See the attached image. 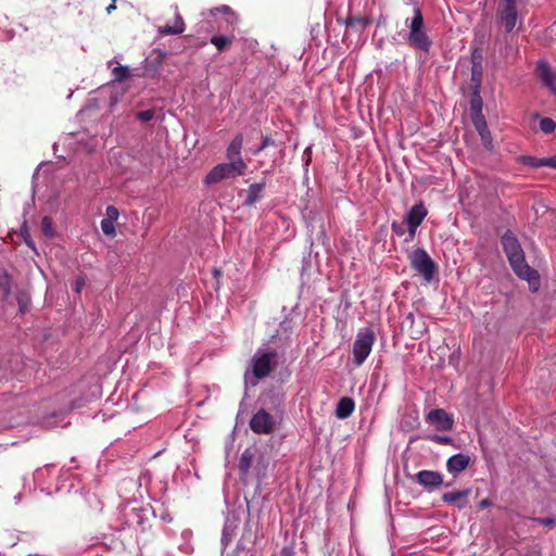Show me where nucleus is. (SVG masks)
Wrapping results in <instances>:
<instances>
[{
	"label": "nucleus",
	"mask_w": 556,
	"mask_h": 556,
	"mask_svg": "<svg viewBox=\"0 0 556 556\" xmlns=\"http://www.w3.org/2000/svg\"><path fill=\"white\" fill-rule=\"evenodd\" d=\"M270 460L257 447H248L243 451L239 459V471L244 482L251 477L261 484L267 477Z\"/></svg>",
	"instance_id": "f257e3e1"
},
{
	"label": "nucleus",
	"mask_w": 556,
	"mask_h": 556,
	"mask_svg": "<svg viewBox=\"0 0 556 556\" xmlns=\"http://www.w3.org/2000/svg\"><path fill=\"white\" fill-rule=\"evenodd\" d=\"M405 26L408 28L406 35L408 46L424 52H429L432 47V39L428 35L424 15L419 7L414 8L412 18L405 20Z\"/></svg>",
	"instance_id": "f03ea898"
},
{
	"label": "nucleus",
	"mask_w": 556,
	"mask_h": 556,
	"mask_svg": "<svg viewBox=\"0 0 556 556\" xmlns=\"http://www.w3.org/2000/svg\"><path fill=\"white\" fill-rule=\"evenodd\" d=\"M408 260L410 267L417 271L425 281L431 282L433 280L437 273V265L425 249L417 248L413 250L408 255Z\"/></svg>",
	"instance_id": "7ed1b4c3"
},
{
	"label": "nucleus",
	"mask_w": 556,
	"mask_h": 556,
	"mask_svg": "<svg viewBox=\"0 0 556 556\" xmlns=\"http://www.w3.org/2000/svg\"><path fill=\"white\" fill-rule=\"evenodd\" d=\"M375 333L370 328H362L353 343V363L355 366H362L369 356L375 343Z\"/></svg>",
	"instance_id": "20e7f679"
},
{
	"label": "nucleus",
	"mask_w": 556,
	"mask_h": 556,
	"mask_svg": "<svg viewBox=\"0 0 556 556\" xmlns=\"http://www.w3.org/2000/svg\"><path fill=\"white\" fill-rule=\"evenodd\" d=\"M511 267L514 274L521 280H525L529 283V289L532 292H536L540 289L541 280L540 274L536 269L532 268L527 260L526 255L522 254L511 261L508 262Z\"/></svg>",
	"instance_id": "39448f33"
},
{
	"label": "nucleus",
	"mask_w": 556,
	"mask_h": 556,
	"mask_svg": "<svg viewBox=\"0 0 556 556\" xmlns=\"http://www.w3.org/2000/svg\"><path fill=\"white\" fill-rule=\"evenodd\" d=\"M278 365L276 351L257 350L252 359V372L256 379L267 377Z\"/></svg>",
	"instance_id": "423d86ee"
},
{
	"label": "nucleus",
	"mask_w": 556,
	"mask_h": 556,
	"mask_svg": "<svg viewBox=\"0 0 556 556\" xmlns=\"http://www.w3.org/2000/svg\"><path fill=\"white\" fill-rule=\"evenodd\" d=\"M247 168L241 167V164H233L231 162L220 163L214 166L205 176L204 182L206 185L217 184L225 179L236 178L244 175Z\"/></svg>",
	"instance_id": "0eeeda50"
},
{
	"label": "nucleus",
	"mask_w": 556,
	"mask_h": 556,
	"mask_svg": "<svg viewBox=\"0 0 556 556\" xmlns=\"http://www.w3.org/2000/svg\"><path fill=\"white\" fill-rule=\"evenodd\" d=\"M517 2L518 0H503L497 9V16L507 33L513 31L518 22Z\"/></svg>",
	"instance_id": "6e6552de"
},
{
	"label": "nucleus",
	"mask_w": 556,
	"mask_h": 556,
	"mask_svg": "<svg viewBox=\"0 0 556 556\" xmlns=\"http://www.w3.org/2000/svg\"><path fill=\"white\" fill-rule=\"evenodd\" d=\"M250 428L255 433L269 434L275 429V419L265 409H260L252 416Z\"/></svg>",
	"instance_id": "1a4fd4ad"
},
{
	"label": "nucleus",
	"mask_w": 556,
	"mask_h": 556,
	"mask_svg": "<svg viewBox=\"0 0 556 556\" xmlns=\"http://www.w3.org/2000/svg\"><path fill=\"white\" fill-rule=\"evenodd\" d=\"M501 245L508 262L525 254V251L519 240L517 239L515 233L509 229L506 230L501 237Z\"/></svg>",
	"instance_id": "9d476101"
},
{
	"label": "nucleus",
	"mask_w": 556,
	"mask_h": 556,
	"mask_svg": "<svg viewBox=\"0 0 556 556\" xmlns=\"http://www.w3.org/2000/svg\"><path fill=\"white\" fill-rule=\"evenodd\" d=\"M426 420L434 426L438 431H450L454 426V419L452 415L442 408L430 410L426 416Z\"/></svg>",
	"instance_id": "9b49d317"
},
{
	"label": "nucleus",
	"mask_w": 556,
	"mask_h": 556,
	"mask_svg": "<svg viewBox=\"0 0 556 556\" xmlns=\"http://www.w3.org/2000/svg\"><path fill=\"white\" fill-rule=\"evenodd\" d=\"M535 75L548 90L556 94V72L545 60H539L535 66Z\"/></svg>",
	"instance_id": "f8f14e48"
},
{
	"label": "nucleus",
	"mask_w": 556,
	"mask_h": 556,
	"mask_svg": "<svg viewBox=\"0 0 556 556\" xmlns=\"http://www.w3.org/2000/svg\"><path fill=\"white\" fill-rule=\"evenodd\" d=\"M243 147V136L241 134H238L228 144L226 149V159L228 162H231L233 164L240 163L241 167L248 169L247 162L241 156V150Z\"/></svg>",
	"instance_id": "ddd939ff"
},
{
	"label": "nucleus",
	"mask_w": 556,
	"mask_h": 556,
	"mask_svg": "<svg viewBox=\"0 0 556 556\" xmlns=\"http://www.w3.org/2000/svg\"><path fill=\"white\" fill-rule=\"evenodd\" d=\"M416 481L425 488H437L443 483V476L439 471L421 470L416 475Z\"/></svg>",
	"instance_id": "4468645a"
},
{
	"label": "nucleus",
	"mask_w": 556,
	"mask_h": 556,
	"mask_svg": "<svg viewBox=\"0 0 556 556\" xmlns=\"http://www.w3.org/2000/svg\"><path fill=\"white\" fill-rule=\"evenodd\" d=\"M428 211L425 205L420 202L415 205L407 212L405 222L407 226L412 228H418L427 216Z\"/></svg>",
	"instance_id": "2eb2a0df"
},
{
	"label": "nucleus",
	"mask_w": 556,
	"mask_h": 556,
	"mask_svg": "<svg viewBox=\"0 0 556 556\" xmlns=\"http://www.w3.org/2000/svg\"><path fill=\"white\" fill-rule=\"evenodd\" d=\"M470 464V457L466 454L458 453L451 456L446 462V469L452 475L464 471Z\"/></svg>",
	"instance_id": "dca6fc26"
},
{
	"label": "nucleus",
	"mask_w": 556,
	"mask_h": 556,
	"mask_svg": "<svg viewBox=\"0 0 556 556\" xmlns=\"http://www.w3.org/2000/svg\"><path fill=\"white\" fill-rule=\"evenodd\" d=\"M469 494L470 489L447 492L442 494V501L451 505H456L458 509H463L467 506V497Z\"/></svg>",
	"instance_id": "f3484780"
},
{
	"label": "nucleus",
	"mask_w": 556,
	"mask_h": 556,
	"mask_svg": "<svg viewBox=\"0 0 556 556\" xmlns=\"http://www.w3.org/2000/svg\"><path fill=\"white\" fill-rule=\"evenodd\" d=\"M472 124L478 131L482 144L491 150L492 149V136L488 128V124L484 117H472Z\"/></svg>",
	"instance_id": "a211bd4d"
},
{
	"label": "nucleus",
	"mask_w": 556,
	"mask_h": 556,
	"mask_svg": "<svg viewBox=\"0 0 556 556\" xmlns=\"http://www.w3.org/2000/svg\"><path fill=\"white\" fill-rule=\"evenodd\" d=\"M266 181L255 182L250 185L248 189V195L243 202L245 206H252L256 202H258L263 197V191L265 189Z\"/></svg>",
	"instance_id": "6ab92c4d"
},
{
	"label": "nucleus",
	"mask_w": 556,
	"mask_h": 556,
	"mask_svg": "<svg viewBox=\"0 0 556 556\" xmlns=\"http://www.w3.org/2000/svg\"><path fill=\"white\" fill-rule=\"evenodd\" d=\"M355 409L354 400L348 396L340 399L336 407V417L339 419L349 418Z\"/></svg>",
	"instance_id": "aec40b11"
},
{
	"label": "nucleus",
	"mask_w": 556,
	"mask_h": 556,
	"mask_svg": "<svg viewBox=\"0 0 556 556\" xmlns=\"http://www.w3.org/2000/svg\"><path fill=\"white\" fill-rule=\"evenodd\" d=\"M237 528H238V520L236 518H232V519L227 518L226 519L224 528H223L222 540H220L224 549L231 542L232 538L236 534Z\"/></svg>",
	"instance_id": "412c9836"
},
{
	"label": "nucleus",
	"mask_w": 556,
	"mask_h": 556,
	"mask_svg": "<svg viewBox=\"0 0 556 556\" xmlns=\"http://www.w3.org/2000/svg\"><path fill=\"white\" fill-rule=\"evenodd\" d=\"M254 533L251 529H244V532L237 543L236 549L233 551L232 556H247L249 544L253 542Z\"/></svg>",
	"instance_id": "4be33fe9"
},
{
	"label": "nucleus",
	"mask_w": 556,
	"mask_h": 556,
	"mask_svg": "<svg viewBox=\"0 0 556 556\" xmlns=\"http://www.w3.org/2000/svg\"><path fill=\"white\" fill-rule=\"evenodd\" d=\"M185 30V22L180 14H176L175 16V25H164L159 27V34L161 35H179Z\"/></svg>",
	"instance_id": "5701e85b"
},
{
	"label": "nucleus",
	"mask_w": 556,
	"mask_h": 556,
	"mask_svg": "<svg viewBox=\"0 0 556 556\" xmlns=\"http://www.w3.org/2000/svg\"><path fill=\"white\" fill-rule=\"evenodd\" d=\"M126 523L128 527L142 526L144 521V510L142 508L134 507L126 513Z\"/></svg>",
	"instance_id": "b1692460"
},
{
	"label": "nucleus",
	"mask_w": 556,
	"mask_h": 556,
	"mask_svg": "<svg viewBox=\"0 0 556 556\" xmlns=\"http://www.w3.org/2000/svg\"><path fill=\"white\" fill-rule=\"evenodd\" d=\"M482 99L480 96V89H477V91H472V96L470 99V114L472 117H484L482 114Z\"/></svg>",
	"instance_id": "393cba45"
},
{
	"label": "nucleus",
	"mask_w": 556,
	"mask_h": 556,
	"mask_svg": "<svg viewBox=\"0 0 556 556\" xmlns=\"http://www.w3.org/2000/svg\"><path fill=\"white\" fill-rule=\"evenodd\" d=\"M470 72V89L477 91V89H481L483 66H471Z\"/></svg>",
	"instance_id": "a878e982"
},
{
	"label": "nucleus",
	"mask_w": 556,
	"mask_h": 556,
	"mask_svg": "<svg viewBox=\"0 0 556 556\" xmlns=\"http://www.w3.org/2000/svg\"><path fill=\"white\" fill-rule=\"evenodd\" d=\"M11 286H12L11 278L9 277V275L7 273H3L0 276V291L2 293L3 300H8L9 296L11 295Z\"/></svg>",
	"instance_id": "bb28decb"
},
{
	"label": "nucleus",
	"mask_w": 556,
	"mask_h": 556,
	"mask_svg": "<svg viewBox=\"0 0 556 556\" xmlns=\"http://www.w3.org/2000/svg\"><path fill=\"white\" fill-rule=\"evenodd\" d=\"M520 163L532 168H539L544 166V157L522 155L520 157Z\"/></svg>",
	"instance_id": "cd10ccee"
},
{
	"label": "nucleus",
	"mask_w": 556,
	"mask_h": 556,
	"mask_svg": "<svg viewBox=\"0 0 556 556\" xmlns=\"http://www.w3.org/2000/svg\"><path fill=\"white\" fill-rule=\"evenodd\" d=\"M232 39L233 37L228 36H213L210 41L218 51H223L232 42Z\"/></svg>",
	"instance_id": "c85d7f7f"
},
{
	"label": "nucleus",
	"mask_w": 556,
	"mask_h": 556,
	"mask_svg": "<svg viewBox=\"0 0 556 556\" xmlns=\"http://www.w3.org/2000/svg\"><path fill=\"white\" fill-rule=\"evenodd\" d=\"M217 12L224 13L226 15V22L228 24L232 25L237 21V16L228 5H222L219 8L211 10L212 15H215Z\"/></svg>",
	"instance_id": "c756f323"
},
{
	"label": "nucleus",
	"mask_w": 556,
	"mask_h": 556,
	"mask_svg": "<svg viewBox=\"0 0 556 556\" xmlns=\"http://www.w3.org/2000/svg\"><path fill=\"white\" fill-rule=\"evenodd\" d=\"M41 231L45 237L51 239L55 236V230L52 225V219L49 216H45L41 220Z\"/></svg>",
	"instance_id": "7c9ffc66"
},
{
	"label": "nucleus",
	"mask_w": 556,
	"mask_h": 556,
	"mask_svg": "<svg viewBox=\"0 0 556 556\" xmlns=\"http://www.w3.org/2000/svg\"><path fill=\"white\" fill-rule=\"evenodd\" d=\"M112 75L116 81H123L129 77V70L127 66H116L112 70Z\"/></svg>",
	"instance_id": "2f4dec72"
},
{
	"label": "nucleus",
	"mask_w": 556,
	"mask_h": 556,
	"mask_svg": "<svg viewBox=\"0 0 556 556\" xmlns=\"http://www.w3.org/2000/svg\"><path fill=\"white\" fill-rule=\"evenodd\" d=\"M556 128V123L549 118V117H543L541 118L540 121V129L544 132V134H551L555 130Z\"/></svg>",
	"instance_id": "473e14b6"
},
{
	"label": "nucleus",
	"mask_w": 556,
	"mask_h": 556,
	"mask_svg": "<svg viewBox=\"0 0 556 556\" xmlns=\"http://www.w3.org/2000/svg\"><path fill=\"white\" fill-rule=\"evenodd\" d=\"M101 229L103 233L106 236L114 237L116 235V229L113 220L103 218L101 220Z\"/></svg>",
	"instance_id": "72a5a7b5"
},
{
	"label": "nucleus",
	"mask_w": 556,
	"mask_h": 556,
	"mask_svg": "<svg viewBox=\"0 0 556 556\" xmlns=\"http://www.w3.org/2000/svg\"><path fill=\"white\" fill-rule=\"evenodd\" d=\"M471 66H483V53L479 48H475L471 51L470 58Z\"/></svg>",
	"instance_id": "f704fd0d"
},
{
	"label": "nucleus",
	"mask_w": 556,
	"mask_h": 556,
	"mask_svg": "<svg viewBox=\"0 0 556 556\" xmlns=\"http://www.w3.org/2000/svg\"><path fill=\"white\" fill-rule=\"evenodd\" d=\"M53 466H47L45 468L37 469L34 472V480L36 483L41 484L43 482V479L46 478V475L51 471Z\"/></svg>",
	"instance_id": "c9c22d12"
},
{
	"label": "nucleus",
	"mask_w": 556,
	"mask_h": 556,
	"mask_svg": "<svg viewBox=\"0 0 556 556\" xmlns=\"http://www.w3.org/2000/svg\"><path fill=\"white\" fill-rule=\"evenodd\" d=\"M154 116H155V110H153V109L141 111L136 114V118L143 123L152 121L154 118Z\"/></svg>",
	"instance_id": "e433bc0d"
},
{
	"label": "nucleus",
	"mask_w": 556,
	"mask_h": 556,
	"mask_svg": "<svg viewBox=\"0 0 556 556\" xmlns=\"http://www.w3.org/2000/svg\"><path fill=\"white\" fill-rule=\"evenodd\" d=\"M17 303L21 313H25L28 309L29 298L26 293L20 292L17 294Z\"/></svg>",
	"instance_id": "4c0bfd02"
},
{
	"label": "nucleus",
	"mask_w": 556,
	"mask_h": 556,
	"mask_svg": "<svg viewBox=\"0 0 556 556\" xmlns=\"http://www.w3.org/2000/svg\"><path fill=\"white\" fill-rule=\"evenodd\" d=\"M427 439L438 444H451L453 442V439L451 437L440 434H431L428 435Z\"/></svg>",
	"instance_id": "58836bf2"
},
{
	"label": "nucleus",
	"mask_w": 556,
	"mask_h": 556,
	"mask_svg": "<svg viewBox=\"0 0 556 556\" xmlns=\"http://www.w3.org/2000/svg\"><path fill=\"white\" fill-rule=\"evenodd\" d=\"M105 215H106L105 219L116 222L119 217V212L115 206L109 205L105 210Z\"/></svg>",
	"instance_id": "ea45409f"
},
{
	"label": "nucleus",
	"mask_w": 556,
	"mask_h": 556,
	"mask_svg": "<svg viewBox=\"0 0 556 556\" xmlns=\"http://www.w3.org/2000/svg\"><path fill=\"white\" fill-rule=\"evenodd\" d=\"M274 144H275L274 140L270 137L265 136V137L262 138V143L254 151V154L257 155L261 151H263L264 149L268 148L269 146H274Z\"/></svg>",
	"instance_id": "a19ab883"
},
{
	"label": "nucleus",
	"mask_w": 556,
	"mask_h": 556,
	"mask_svg": "<svg viewBox=\"0 0 556 556\" xmlns=\"http://www.w3.org/2000/svg\"><path fill=\"white\" fill-rule=\"evenodd\" d=\"M22 236L24 237V240L26 242V244L31 248L33 250H35V244L34 242L31 241V239H29V235H28V230H27V226L26 224H24L23 228H22Z\"/></svg>",
	"instance_id": "79ce46f5"
},
{
	"label": "nucleus",
	"mask_w": 556,
	"mask_h": 556,
	"mask_svg": "<svg viewBox=\"0 0 556 556\" xmlns=\"http://www.w3.org/2000/svg\"><path fill=\"white\" fill-rule=\"evenodd\" d=\"M391 227L392 231L399 237H402L405 233V228L403 227V225H400L396 222H393Z\"/></svg>",
	"instance_id": "37998d69"
},
{
	"label": "nucleus",
	"mask_w": 556,
	"mask_h": 556,
	"mask_svg": "<svg viewBox=\"0 0 556 556\" xmlns=\"http://www.w3.org/2000/svg\"><path fill=\"white\" fill-rule=\"evenodd\" d=\"M533 520L545 527H552L555 523V520L553 518H533Z\"/></svg>",
	"instance_id": "c03bdc74"
},
{
	"label": "nucleus",
	"mask_w": 556,
	"mask_h": 556,
	"mask_svg": "<svg viewBox=\"0 0 556 556\" xmlns=\"http://www.w3.org/2000/svg\"><path fill=\"white\" fill-rule=\"evenodd\" d=\"M544 166L552 167L556 169V155L551 157H544Z\"/></svg>",
	"instance_id": "a18cd8bd"
},
{
	"label": "nucleus",
	"mask_w": 556,
	"mask_h": 556,
	"mask_svg": "<svg viewBox=\"0 0 556 556\" xmlns=\"http://www.w3.org/2000/svg\"><path fill=\"white\" fill-rule=\"evenodd\" d=\"M416 231H417V228H412L410 226H408V235L407 237L405 238V242H410L414 240L415 236H416Z\"/></svg>",
	"instance_id": "49530a36"
},
{
	"label": "nucleus",
	"mask_w": 556,
	"mask_h": 556,
	"mask_svg": "<svg viewBox=\"0 0 556 556\" xmlns=\"http://www.w3.org/2000/svg\"><path fill=\"white\" fill-rule=\"evenodd\" d=\"M84 286H85L84 278H81V277L77 278L75 281V291L77 293H79L81 291V289L84 288Z\"/></svg>",
	"instance_id": "de8ad7c7"
},
{
	"label": "nucleus",
	"mask_w": 556,
	"mask_h": 556,
	"mask_svg": "<svg viewBox=\"0 0 556 556\" xmlns=\"http://www.w3.org/2000/svg\"><path fill=\"white\" fill-rule=\"evenodd\" d=\"M492 505V502L489 500V498H483L480 503H479V507L481 509H485L488 507H490Z\"/></svg>",
	"instance_id": "09e8293b"
},
{
	"label": "nucleus",
	"mask_w": 556,
	"mask_h": 556,
	"mask_svg": "<svg viewBox=\"0 0 556 556\" xmlns=\"http://www.w3.org/2000/svg\"><path fill=\"white\" fill-rule=\"evenodd\" d=\"M115 9H116V5H115V3L113 2V3H111V4L106 8V12L110 14V13H111L113 10H115Z\"/></svg>",
	"instance_id": "8fccbe9b"
}]
</instances>
